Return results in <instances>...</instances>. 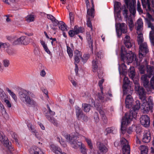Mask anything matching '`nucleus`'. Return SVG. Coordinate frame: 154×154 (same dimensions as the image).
Here are the masks:
<instances>
[{
  "label": "nucleus",
  "mask_w": 154,
  "mask_h": 154,
  "mask_svg": "<svg viewBox=\"0 0 154 154\" xmlns=\"http://www.w3.org/2000/svg\"><path fill=\"white\" fill-rule=\"evenodd\" d=\"M10 134H11L12 137L14 138L15 140V142L17 144H18V145H19V143L18 142V140L17 138V135L15 133H14L12 131H11L10 132Z\"/></svg>",
  "instance_id": "37998d69"
},
{
  "label": "nucleus",
  "mask_w": 154,
  "mask_h": 154,
  "mask_svg": "<svg viewBox=\"0 0 154 154\" xmlns=\"http://www.w3.org/2000/svg\"><path fill=\"white\" fill-rule=\"evenodd\" d=\"M97 144L98 149L101 152L106 153L107 151V148L103 143L98 142Z\"/></svg>",
  "instance_id": "412c9836"
},
{
  "label": "nucleus",
  "mask_w": 154,
  "mask_h": 154,
  "mask_svg": "<svg viewBox=\"0 0 154 154\" xmlns=\"http://www.w3.org/2000/svg\"><path fill=\"white\" fill-rule=\"evenodd\" d=\"M59 28L63 31H67V26L62 21H60L58 25Z\"/></svg>",
  "instance_id": "c756f323"
},
{
  "label": "nucleus",
  "mask_w": 154,
  "mask_h": 154,
  "mask_svg": "<svg viewBox=\"0 0 154 154\" xmlns=\"http://www.w3.org/2000/svg\"><path fill=\"white\" fill-rule=\"evenodd\" d=\"M154 32V30H152L149 32V38L151 43L152 45H154V36L152 34V32Z\"/></svg>",
  "instance_id": "79ce46f5"
},
{
  "label": "nucleus",
  "mask_w": 154,
  "mask_h": 154,
  "mask_svg": "<svg viewBox=\"0 0 154 154\" xmlns=\"http://www.w3.org/2000/svg\"><path fill=\"white\" fill-rule=\"evenodd\" d=\"M148 77V75L144 74L142 75L141 77V80L143 86L146 88L148 87V84L149 83V80L147 79Z\"/></svg>",
  "instance_id": "a211bd4d"
},
{
  "label": "nucleus",
  "mask_w": 154,
  "mask_h": 154,
  "mask_svg": "<svg viewBox=\"0 0 154 154\" xmlns=\"http://www.w3.org/2000/svg\"><path fill=\"white\" fill-rule=\"evenodd\" d=\"M8 97V96L5 93H3V94H0V99L2 100V102L6 99H7Z\"/></svg>",
  "instance_id": "5fc2aeb1"
},
{
  "label": "nucleus",
  "mask_w": 154,
  "mask_h": 154,
  "mask_svg": "<svg viewBox=\"0 0 154 154\" xmlns=\"http://www.w3.org/2000/svg\"><path fill=\"white\" fill-rule=\"evenodd\" d=\"M130 72L129 73V77L132 79H133L135 75L134 69L133 66H130L129 68Z\"/></svg>",
  "instance_id": "c85d7f7f"
},
{
  "label": "nucleus",
  "mask_w": 154,
  "mask_h": 154,
  "mask_svg": "<svg viewBox=\"0 0 154 154\" xmlns=\"http://www.w3.org/2000/svg\"><path fill=\"white\" fill-rule=\"evenodd\" d=\"M67 51L69 57L71 58L73 56L72 51L70 48L67 45Z\"/></svg>",
  "instance_id": "09e8293b"
},
{
  "label": "nucleus",
  "mask_w": 154,
  "mask_h": 154,
  "mask_svg": "<svg viewBox=\"0 0 154 154\" xmlns=\"http://www.w3.org/2000/svg\"><path fill=\"white\" fill-rule=\"evenodd\" d=\"M124 43L128 48L131 47L133 44V41L131 40L130 37L128 35H126L124 39Z\"/></svg>",
  "instance_id": "2eb2a0df"
},
{
  "label": "nucleus",
  "mask_w": 154,
  "mask_h": 154,
  "mask_svg": "<svg viewBox=\"0 0 154 154\" xmlns=\"http://www.w3.org/2000/svg\"><path fill=\"white\" fill-rule=\"evenodd\" d=\"M5 106L8 108H10L11 107V104L9 100L8 97L2 102Z\"/></svg>",
  "instance_id": "ea45409f"
},
{
  "label": "nucleus",
  "mask_w": 154,
  "mask_h": 154,
  "mask_svg": "<svg viewBox=\"0 0 154 154\" xmlns=\"http://www.w3.org/2000/svg\"><path fill=\"white\" fill-rule=\"evenodd\" d=\"M140 103L139 101H136V104L131 110L129 113H127L121 122V131L122 134H125L126 131L128 134H131L132 132V128L130 127L126 129V126L128 125L131 122L133 118L135 119L137 114V112L139 109Z\"/></svg>",
  "instance_id": "f03ea898"
},
{
  "label": "nucleus",
  "mask_w": 154,
  "mask_h": 154,
  "mask_svg": "<svg viewBox=\"0 0 154 154\" xmlns=\"http://www.w3.org/2000/svg\"><path fill=\"white\" fill-rule=\"evenodd\" d=\"M0 141L10 151L14 150L11 143L9 142L8 139L2 132H0Z\"/></svg>",
  "instance_id": "6e6552de"
},
{
  "label": "nucleus",
  "mask_w": 154,
  "mask_h": 154,
  "mask_svg": "<svg viewBox=\"0 0 154 154\" xmlns=\"http://www.w3.org/2000/svg\"><path fill=\"white\" fill-rule=\"evenodd\" d=\"M50 148L55 154H57L61 149L60 148L56 146L54 144H51L50 145Z\"/></svg>",
  "instance_id": "a878e982"
},
{
  "label": "nucleus",
  "mask_w": 154,
  "mask_h": 154,
  "mask_svg": "<svg viewBox=\"0 0 154 154\" xmlns=\"http://www.w3.org/2000/svg\"><path fill=\"white\" fill-rule=\"evenodd\" d=\"M82 106L84 108L83 109L84 111L86 112H89L91 108V105L87 103L82 104Z\"/></svg>",
  "instance_id": "c9c22d12"
},
{
  "label": "nucleus",
  "mask_w": 154,
  "mask_h": 154,
  "mask_svg": "<svg viewBox=\"0 0 154 154\" xmlns=\"http://www.w3.org/2000/svg\"><path fill=\"white\" fill-rule=\"evenodd\" d=\"M75 110L76 115L79 119H80L81 118L83 117V112L80 108L77 106H76L75 107Z\"/></svg>",
  "instance_id": "4be33fe9"
},
{
  "label": "nucleus",
  "mask_w": 154,
  "mask_h": 154,
  "mask_svg": "<svg viewBox=\"0 0 154 154\" xmlns=\"http://www.w3.org/2000/svg\"><path fill=\"white\" fill-rule=\"evenodd\" d=\"M139 101V108H140L141 109L143 110V112L144 113H147L150 110L151 112L152 111V106L153 105L152 101L151 100L149 103H147L146 99L145 100V101H144V100L141 101V102H142V103L141 106L140 105V101L138 100H137L135 102L136 104L132 107V109H130V111H131V110H132L133 108L134 107V106L136 105V101ZM139 109L140 108H139Z\"/></svg>",
  "instance_id": "39448f33"
},
{
  "label": "nucleus",
  "mask_w": 154,
  "mask_h": 154,
  "mask_svg": "<svg viewBox=\"0 0 154 154\" xmlns=\"http://www.w3.org/2000/svg\"><path fill=\"white\" fill-rule=\"evenodd\" d=\"M138 35L137 41L139 45H140L142 44V42L143 41V35L141 32H137Z\"/></svg>",
  "instance_id": "72a5a7b5"
},
{
  "label": "nucleus",
  "mask_w": 154,
  "mask_h": 154,
  "mask_svg": "<svg viewBox=\"0 0 154 154\" xmlns=\"http://www.w3.org/2000/svg\"><path fill=\"white\" fill-rule=\"evenodd\" d=\"M129 82L130 81L128 78L127 77L125 76L124 79L123 88L125 90H126L129 86Z\"/></svg>",
  "instance_id": "cd10ccee"
},
{
  "label": "nucleus",
  "mask_w": 154,
  "mask_h": 154,
  "mask_svg": "<svg viewBox=\"0 0 154 154\" xmlns=\"http://www.w3.org/2000/svg\"><path fill=\"white\" fill-rule=\"evenodd\" d=\"M150 84L152 88L154 89V75L151 78Z\"/></svg>",
  "instance_id": "338daca9"
},
{
  "label": "nucleus",
  "mask_w": 154,
  "mask_h": 154,
  "mask_svg": "<svg viewBox=\"0 0 154 154\" xmlns=\"http://www.w3.org/2000/svg\"><path fill=\"white\" fill-rule=\"evenodd\" d=\"M141 1L143 8H146L147 5L148 9L150 10L151 7L149 0H141Z\"/></svg>",
  "instance_id": "393cba45"
},
{
  "label": "nucleus",
  "mask_w": 154,
  "mask_h": 154,
  "mask_svg": "<svg viewBox=\"0 0 154 154\" xmlns=\"http://www.w3.org/2000/svg\"><path fill=\"white\" fill-rule=\"evenodd\" d=\"M94 119L95 122L96 123L98 122L99 121V119L97 113L95 112L94 115Z\"/></svg>",
  "instance_id": "603ef678"
},
{
  "label": "nucleus",
  "mask_w": 154,
  "mask_h": 154,
  "mask_svg": "<svg viewBox=\"0 0 154 154\" xmlns=\"http://www.w3.org/2000/svg\"><path fill=\"white\" fill-rule=\"evenodd\" d=\"M89 57V55L88 54H84L82 57L81 59L82 60V61L85 63L86 62L87 60L88 59Z\"/></svg>",
  "instance_id": "3c124183"
},
{
  "label": "nucleus",
  "mask_w": 154,
  "mask_h": 154,
  "mask_svg": "<svg viewBox=\"0 0 154 154\" xmlns=\"http://www.w3.org/2000/svg\"><path fill=\"white\" fill-rule=\"evenodd\" d=\"M119 28L117 29L118 27H116V31L117 35L118 37H120L122 33H126L127 32V27L126 24L124 23L119 24Z\"/></svg>",
  "instance_id": "9b49d317"
},
{
  "label": "nucleus",
  "mask_w": 154,
  "mask_h": 154,
  "mask_svg": "<svg viewBox=\"0 0 154 154\" xmlns=\"http://www.w3.org/2000/svg\"><path fill=\"white\" fill-rule=\"evenodd\" d=\"M29 38H26L25 36V39L22 42V44L26 45L28 44L29 42Z\"/></svg>",
  "instance_id": "bf43d9fd"
},
{
  "label": "nucleus",
  "mask_w": 154,
  "mask_h": 154,
  "mask_svg": "<svg viewBox=\"0 0 154 154\" xmlns=\"http://www.w3.org/2000/svg\"><path fill=\"white\" fill-rule=\"evenodd\" d=\"M87 25L88 26L91 28V31H92L93 30L92 26L90 20V19L89 18H88Z\"/></svg>",
  "instance_id": "4d7b16f0"
},
{
  "label": "nucleus",
  "mask_w": 154,
  "mask_h": 154,
  "mask_svg": "<svg viewBox=\"0 0 154 154\" xmlns=\"http://www.w3.org/2000/svg\"><path fill=\"white\" fill-rule=\"evenodd\" d=\"M120 142L121 146L122 147L123 154H130V147L128 141L124 138L122 137Z\"/></svg>",
  "instance_id": "0eeeda50"
},
{
  "label": "nucleus",
  "mask_w": 154,
  "mask_h": 154,
  "mask_svg": "<svg viewBox=\"0 0 154 154\" xmlns=\"http://www.w3.org/2000/svg\"><path fill=\"white\" fill-rule=\"evenodd\" d=\"M97 56L99 59H101L103 57V54L102 51H100L97 54Z\"/></svg>",
  "instance_id": "774afa93"
},
{
  "label": "nucleus",
  "mask_w": 154,
  "mask_h": 154,
  "mask_svg": "<svg viewBox=\"0 0 154 154\" xmlns=\"http://www.w3.org/2000/svg\"><path fill=\"white\" fill-rule=\"evenodd\" d=\"M82 57V53L78 50H76L75 51L74 57Z\"/></svg>",
  "instance_id": "680f3d73"
},
{
  "label": "nucleus",
  "mask_w": 154,
  "mask_h": 154,
  "mask_svg": "<svg viewBox=\"0 0 154 154\" xmlns=\"http://www.w3.org/2000/svg\"><path fill=\"white\" fill-rule=\"evenodd\" d=\"M98 97L99 99L102 102H104L106 100L104 99L103 97V93L101 92V93H98Z\"/></svg>",
  "instance_id": "864d4df0"
},
{
  "label": "nucleus",
  "mask_w": 154,
  "mask_h": 154,
  "mask_svg": "<svg viewBox=\"0 0 154 154\" xmlns=\"http://www.w3.org/2000/svg\"><path fill=\"white\" fill-rule=\"evenodd\" d=\"M25 39V36H22L20 38L17 39L16 40L14 41L13 43V44L14 45L22 44V42H23V40Z\"/></svg>",
  "instance_id": "473e14b6"
},
{
  "label": "nucleus",
  "mask_w": 154,
  "mask_h": 154,
  "mask_svg": "<svg viewBox=\"0 0 154 154\" xmlns=\"http://www.w3.org/2000/svg\"><path fill=\"white\" fill-rule=\"evenodd\" d=\"M134 100L130 94L127 96L125 100L126 107L129 109L131 108L133 105Z\"/></svg>",
  "instance_id": "4468645a"
},
{
  "label": "nucleus",
  "mask_w": 154,
  "mask_h": 154,
  "mask_svg": "<svg viewBox=\"0 0 154 154\" xmlns=\"http://www.w3.org/2000/svg\"><path fill=\"white\" fill-rule=\"evenodd\" d=\"M72 147L75 148L77 149L79 147L82 148V143L80 141H78L77 140V144L75 146V145H74L73 144H72Z\"/></svg>",
  "instance_id": "8fccbe9b"
},
{
  "label": "nucleus",
  "mask_w": 154,
  "mask_h": 154,
  "mask_svg": "<svg viewBox=\"0 0 154 154\" xmlns=\"http://www.w3.org/2000/svg\"><path fill=\"white\" fill-rule=\"evenodd\" d=\"M92 70L94 72H97V71L99 64L98 61L97 59L92 61Z\"/></svg>",
  "instance_id": "5701e85b"
},
{
  "label": "nucleus",
  "mask_w": 154,
  "mask_h": 154,
  "mask_svg": "<svg viewBox=\"0 0 154 154\" xmlns=\"http://www.w3.org/2000/svg\"><path fill=\"white\" fill-rule=\"evenodd\" d=\"M147 72L149 75H148V78H150L151 75H152L153 71V68L152 66H147Z\"/></svg>",
  "instance_id": "a19ab883"
},
{
  "label": "nucleus",
  "mask_w": 154,
  "mask_h": 154,
  "mask_svg": "<svg viewBox=\"0 0 154 154\" xmlns=\"http://www.w3.org/2000/svg\"><path fill=\"white\" fill-rule=\"evenodd\" d=\"M139 50V57L140 61L136 58V55L134 54L131 51H130L128 53H127L126 48L124 46L121 47V60L124 61H126L128 65L134 61L137 64H139L142 61V59L149 51L147 43L144 42L140 45Z\"/></svg>",
  "instance_id": "f257e3e1"
},
{
  "label": "nucleus",
  "mask_w": 154,
  "mask_h": 154,
  "mask_svg": "<svg viewBox=\"0 0 154 154\" xmlns=\"http://www.w3.org/2000/svg\"><path fill=\"white\" fill-rule=\"evenodd\" d=\"M143 22L142 20L139 19L138 20L135 24L137 32H141L143 26Z\"/></svg>",
  "instance_id": "6ab92c4d"
},
{
  "label": "nucleus",
  "mask_w": 154,
  "mask_h": 154,
  "mask_svg": "<svg viewBox=\"0 0 154 154\" xmlns=\"http://www.w3.org/2000/svg\"><path fill=\"white\" fill-rule=\"evenodd\" d=\"M52 22L53 24V26H57L59 25L60 22L57 20L55 18L53 20Z\"/></svg>",
  "instance_id": "e2e57ef3"
},
{
  "label": "nucleus",
  "mask_w": 154,
  "mask_h": 154,
  "mask_svg": "<svg viewBox=\"0 0 154 154\" xmlns=\"http://www.w3.org/2000/svg\"><path fill=\"white\" fill-rule=\"evenodd\" d=\"M121 3L118 2H115L114 4V14L116 13L119 14L121 12L122 7L120 8Z\"/></svg>",
  "instance_id": "f3484780"
},
{
  "label": "nucleus",
  "mask_w": 154,
  "mask_h": 154,
  "mask_svg": "<svg viewBox=\"0 0 154 154\" xmlns=\"http://www.w3.org/2000/svg\"><path fill=\"white\" fill-rule=\"evenodd\" d=\"M82 137H83L85 138L90 148L91 149H92L93 148V146L91 139L82 135V137H81V138Z\"/></svg>",
  "instance_id": "f704fd0d"
},
{
  "label": "nucleus",
  "mask_w": 154,
  "mask_h": 154,
  "mask_svg": "<svg viewBox=\"0 0 154 154\" xmlns=\"http://www.w3.org/2000/svg\"><path fill=\"white\" fill-rule=\"evenodd\" d=\"M47 107L48 109V111L46 113L45 116L48 120L53 123L54 125H57V121L52 116H51H51H54L55 115V113L54 112L51 111L48 105H47Z\"/></svg>",
  "instance_id": "9d476101"
},
{
  "label": "nucleus",
  "mask_w": 154,
  "mask_h": 154,
  "mask_svg": "<svg viewBox=\"0 0 154 154\" xmlns=\"http://www.w3.org/2000/svg\"><path fill=\"white\" fill-rule=\"evenodd\" d=\"M7 52L10 55H13L15 53V51L11 49H8Z\"/></svg>",
  "instance_id": "0e129e2a"
},
{
  "label": "nucleus",
  "mask_w": 154,
  "mask_h": 154,
  "mask_svg": "<svg viewBox=\"0 0 154 154\" xmlns=\"http://www.w3.org/2000/svg\"><path fill=\"white\" fill-rule=\"evenodd\" d=\"M75 33L74 29L73 30H70L68 32L69 35L71 37H73L75 35H76Z\"/></svg>",
  "instance_id": "69168bd1"
},
{
  "label": "nucleus",
  "mask_w": 154,
  "mask_h": 154,
  "mask_svg": "<svg viewBox=\"0 0 154 154\" xmlns=\"http://www.w3.org/2000/svg\"><path fill=\"white\" fill-rule=\"evenodd\" d=\"M106 132L107 134H116L117 133V130L116 128L112 127L107 128L106 129Z\"/></svg>",
  "instance_id": "bb28decb"
},
{
  "label": "nucleus",
  "mask_w": 154,
  "mask_h": 154,
  "mask_svg": "<svg viewBox=\"0 0 154 154\" xmlns=\"http://www.w3.org/2000/svg\"><path fill=\"white\" fill-rule=\"evenodd\" d=\"M7 91L8 92L9 94L12 97V98L15 101H16L17 100V96L13 92H12L8 88H7Z\"/></svg>",
  "instance_id": "4c0bfd02"
},
{
  "label": "nucleus",
  "mask_w": 154,
  "mask_h": 154,
  "mask_svg": "<svg viewBox=\"0 0 154 154\" xmlns=\"http://www.w3.org/2000/svg\"><path fill=\"white\" fill-rule=\"evenodd\" d=\"M86 39L89 47L91 49L92 51H93V40L92 36L89 32L86 33Z\"/></svg>",
  "instance_id": "dca6fc26"
},
{
  "label": "nucleus",
  "mask_w": 154,
  "mask_h": 154,
  "mask_svg": "<svg viewBox=\"0 0 154 154\" xmlns=\"http://www.w3.org/2000/svg\"><path fill=\"white\" fill-rule=\"evenodd\" d=\"M139 149L140 150L141 154H147L148 149L146 146L143 145L140 146Z\"/></svg>",
  "instance_id": "2f4dec72"
},
{
  "label": "nucleus",
  "mask_w": 154,
  "mask_h": 154,
  "mask_svg": "<svg viewBox=\"0 0 154 154\" xmlns=\"http://www.w3.org/2000/svg\"><path fill=\"white\" fill-rule=\"evenodd\" d=\"M151 138V137L149 131L148 130L145 131L143 133V141L144 143H148L150 142Z\"/></svg>",
  "instance_id": "ddd939ff"
},
{
  "label": "nucleus",
  "mask_w": 154,
  "mask_h": 154,
  "mask_svg": "<svg viewBox=\"0 0 154 154\" xmlns=\"http://www.w3.org/2000/svg\"><path fill=\"white\" fill-rule=\"evenodd\" d=\"M135 90L138 94L140 99L141 101L144 100V101H145L146 97L144 90L142 87L140 86L138 83H135Z\"/></svg>",
  "instance_id": "1a4fd4ad"
},
{
  "label": "nucleus",
  "mask_w": 154,
  "mask_h": 154,
  "mask_svg": "<svg viewBox=\"0 0 154 154\" xmlns=\"http://www.w3.org/2000/svg\"><path fill=\"white\" fill-rule=\"evenodd\" d=\"M97 109L99 112L102 119H105V116L104 114V112L102 109V107L101 106H99L97 108Z\"/></svg>",
  "instance_id": "58836bf2"
},
{
  "label": "nucleus",
  "mask_w": 154,
  "mask_h": 154,
  "mask_svg": "<svg viewBox=\"0 0 154 154\" xmlns=\"http://www.w3.org/2000/svg\"><path fill=\"white\" fill-rule=\"evenodd\" d=\"M34 20V17L33 15H30L26 17V20L28 22L33 21Z\"/></svg>",
  "instance_id": "6e6d98bb"
},
{
  "label": "nucleus",
  "mask_w": 154,
  "mask_h": 154,
  "mask_svg": "<svg viewBox=\"0 0 154 154\" xmlns=\"http://www.w3.org/2000/svg\"><path fill=\"white\" fill-rule=\"evenodd\" d=\"M125 2L126 6L124 5L122 6V9L121 10H123V15L126 18L128 17V12L127 8L128 7L130 13L133 15H134L136 12V10L134 5V0H133L131 2L129 1L128 0H125Z\"/></svg>",
  "instance_id": "20e7f679"
},
{
  "label": "nucleus",
  "mask_w": 154,
  "mask_h": 154,
  "mask_svg": "<svg viewBox=\"0 0 154 154\" xmlns=\"http://www.w3.org/2000/svg\"><path fill=\"white\" fill-rule=\"evenodd\" d=\"M29 152L30 154H44L40 148L36 146L32 148Z\"/></svg>",
  "instance_id": "aec40b11"
},
{
  "label": "nucleus",
  "mask_w": 154,
  "mask_h": 154,
  "mask_svg": "<svg viewBox=\"0 0 154 154\" xmlns=\"http://www.w3.org/2000/svg\"><path fill=\"white\" fill-rule=\"evenodd\" d=\"M40 43L42 45V47L44 48V50L48 54H50L51 52L50 50L48 49L47 45L45 44V42L43 41V40H40Z\"/></svg>",
  "instance_id": "7c9ffc66"
},
{
  "label": "nucleus",
  "mask_w": 154,
  "mask_h": 154,
  "mask_svg": "<svg viewBox=\"0 0 154 154\" xmlns=\"http://www.w3.org/2000/svg\"><path fill=\"white\" fill-rule=\"evenodd\" d=\"M34 54L36 56H39L40 55V49L38 45H36L34 50Z\"/></svg>",
  "instance_id": "c03bdc74"
},
{
  "label": "nucleus",
  "mask_w": 154,
  "mask_h": 154,
  "mask_svg": "<svg viewBox=\"0 0 154 154\" xmlns=\"http://www.w3.org/2000/svg\"><path fill=\"white\" fill-rule=\"evenodd\" d=\"M140 72L141 74H143L145 71V67L144 65L140 66L139 67Z\"/></svg>",
  "instance_id": "de8ad7c7"
},
{
  "label": "nucleus",
  "mask_w": 154,
  "mask_h": 154,
  "mask_svg": "<svg viewBox=\"0 0 154 154\" xmlns=\"http://www.w3.org/2000/svg\"><path fill=\"white\" fill-rule=\"evenodd\" d=\"M91 2L92 4V7L91 9H88L87 11V14L88 15L91 16L92 17H94V16L93 14L94 12V4L93 0H91Z\"/></svg>",
  "instance_id": "b1692460"
},
{
  "label": "nucleus",
  "mask_w": 154,
  "mask_h": 154,
  "mask_svg": "<svg viewBox=\"0 0 154 154\" xmlns=\"http://www.w3.org/2000/svg\"><path fill=\"white\" fill-rule=\"evenodd\" d=\"M3 64L5 67H8L10 64L9 61L8 60H4L3 61Z\"/></svg>",
  "instance_id": "052dcab7"
},
{
  "label": "nucleus",
  "mask_w": 154,
  "mask_h": 154,
  "mask_svg": "<svg viewBox=\"0 0 154 154\" xmlns=\"http://www.w3.org/2000/svg\"><path fill=\"white\" fill-rule=\"evenodd\" d=\"M31 94V92L29 91L26 90L19 92V98L21 101L24 104L30 106H36V102L31 97L29 96Z\"/></svg>",
  "instance_id": "7ed1b4c3"
},
{
  "label": "nucleus",
  "mask_w": 154,
  "mask_h": 154,
  "mask_svg": "<svg viewBox=\"0 0 154 154\" xmlns=\"http://www.w3.org/2000/svg\"><path fill=\"white\" fill-rule=\"evenodd\" d=\"M104 81V79H102L100 81L98 82L99 86V87H100L101 91L102 92V93H103V87L102 86V84H103V82Z\"/></svg>",
  "instance_id": "13d9d810"
},
{
  "label": "nucleus",
  "mask_w": 154,
  "mask_h": 154,
  "mask_svg": "<svg viewBox=\"0 0 154 154\" xmlns=\"http://www.w3.org/2000/svg\"><path fill=\"white\" fill-rule=\"evenodd\" d=\"M140 122L141 125L144 127H148L149 126V118L146 115H142L140 118Z\"/></svg>",
  "instance_id": "f8f14e48"
},
{
  "label": "nucleus",
  "mask_w": 154,
  "mask_h": 154,
  "mask_svg": "<svg viewBox=\"0 0 154 154\" xmlns=\"http://www.w3.org/2000/svg\"><path fill=\"white\" fill-rule=\"evenodd\" d=\"M57 139L58 141L60 142V144L63 147H66V145L65 142L64 141V140L61 138V137H57Z\"/></svg>",
  "instance_id": "a18cd8bd"
},
{
  "label": "nucleus",
  "mask_w": 154,
  "mask_h": 154,
  "mask_svg": "<svg viewBox=\"0 0 154 154\" xmlns=\"http://www.w3.org/2000/svg\"><path fill=\"white\" fill-rule=\"evenodd\" d=\"M74 30L76 34H77L80 32H83V29L81 27H79L78 26H74Z\"/></svg>",
  "instance_id": "e433bc0d"
},
{
  "label": "nucleus",
  "mask_w": 154,
  "mask_h": 154,
  "mask_svg": "<svg viewBox=\"0 0 154 154\" xmlns=\"http://www.w3.org/2000/svg\"><path fill=\"white\" fill-rule=\"evenodd\" d=\"M127 23L128 24L130 29L134 27V23L131 18H129L127 20Z\"/></svg>",
  "instance_id": "49530a36"
},
{
  "label": "nucleus",
  "mask_w": 154,
  "mask_h": 154,
  "mask_svg": "<svg viewBox=\"0 0 154 154\" xmlns=\"http://www.w3.org/2000/svg\"><path fill=\"white\" fill-rule=\"evenodd\" d=\"M82 137V135L78 133L72 134L70 135H66V139L67 141L69 142L71 146L72 147V144L75 146L77 144V138H80Z\"/></svg>",
  "instance_id": "423d86ee"
}]
</instances>
